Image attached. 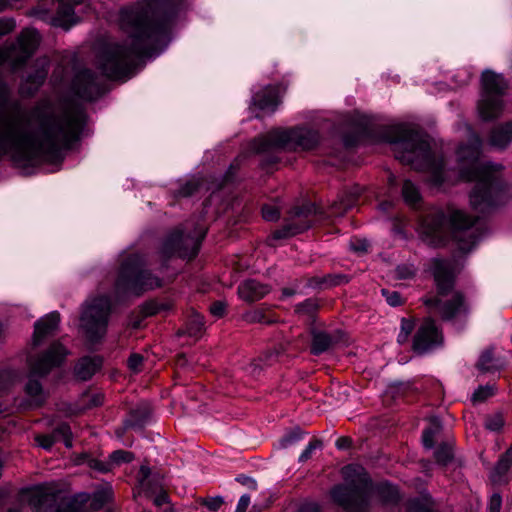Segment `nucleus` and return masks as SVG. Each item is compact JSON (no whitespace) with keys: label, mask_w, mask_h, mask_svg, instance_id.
Here are the masks:
<instances>
[{"label":"nucleus","mask_w":512,"mask_h":512,"mask_svg":"<svg viewBox=\"0 0 512 512\" xmlns=\"http://www.w3.org/2000/svg\"><path fill=\"white\" fill-rule=\"evenodd\" d=\"M104 396L101 393H84L82 395L83 408L90 409L103 404Z\"/></svg>","instance_id":"obj_46"},{"label":"nucleus","mask_w":512,"mask_h":512,"mask_svg":"<svg viewBox=\"0 0 512 512\" xmlns=\"http://www.w3.org/2000/svg\"><path fill=\"white\" fill-rule=\"evenodd\" d=\"M416 269L413 265L402 264L398 265L395 269V277L397 279H410L415 275Z\"/></svg>","instance_id":"obj_51"},{"label":"nucleus","mask_w":512,"mask_h":512,"mask_svg":"<svg viewBox=\"0 0 512 512\" xmlns=\"http://www.w3.org/2000/svg\"><path fill=\"white\" fill-rule=\"evenodd\" d=\"M172 308L173 303L171 301H158L156 299H151L139 306V312L146 318L154 316L160 311H167Z\"/></svg>","instance_id":"obj_34"},{"label":"nucleus","mask_w":512,"mask_h":512,"mask_svg":"<svg viewBox=\"0 0 512 512\" xmlns=\"http://www.w3.org/2000/svg\"><path fill=\"white\" fill-rule=\"evenodd\" d=\"M415 323L413 320L402 318L401 319V331L398 335V342H404L407 337L412 333L414 330Z\"/></svg>","instance_id":"obj_53"},{"label":"nucleus","mask_w":512,"mask_h":512,"mask_svg":"<svg viewBox=\"0 0 512 512\" xmlns=\"http://www.w3.org/2000/svg\"><path fill=\"white\" fill-rule=\"evenodd\" d=\"M479 217H472L463 210H452L447 217L444 211L426 214L420 223V237L431 247H444L455 242L459 250L469 252L479 242L483 232L476 226Z\"/></svg>","instance_id":"obj_4"},{"label":"nucleus","mask_w":512,"mask_h":512,"mask_svg":"<svg viewBox=\"0 0 512 512\" xmlns=\"http://www.w3.org/2000/svg\"><path fill=\"white\" fill-rule=\"evenodd\" d=\"M110 463L113 464H121L131 462L133 459V454L124 450H116L110 455Z\"/></svg>","instance_id":"obj_50"},{"label":"nucleus","mask_w":512,"mask_h":512,"mask_svg":"<svg viewBox=\"0 0 512 512\" xmlns=\"http://www.w3.org/2000/svg\"><path fill=\"white\" fill-rule=\"evenodd\" d=\"M74 93L81 99L91 101L101 95V85L95 74L88 70L79 71L72 84Z\"/></svg>","instance_id":"obj_18"},{"label":"nucleus","mask_w":512,"mask_h":512,"mask_svg":"<svg viewBox=\"0 0 512 512\" xmlns=\"http://www.w3.org/2000/svg\"><path fill=\"white\" fill-rule=\"evenodd\" d=\"M227 303L223 300L214 301L209 307V312L216 318H222L226 315Z\"/></svg>","instance_id":"obj_55"},{"label":"nucleus","mask_w":512,"mask_h":512,"mask_svg":"<svg viewBox=\"0 0 512 512\" xmlns=\"http://www.w3.org/2000/svg\"><path fill=\"white\" fill-rule=\"evenodd\" d=\"M415 389L411 382H390L386 384V400L391 398L394 402L398 399L407 400V398L414 394ZM388 402L386 401V407L388 406Z\"/></svg>","instance_id":"obj_29"},{"label":"nucleus","mask_w":512,"mask_h":512,"mask_svg":"<svg viewBox=\"0 0 512 512\" xmlns=\"http://www.w3.org/2000/svg\"><path fill=\"white\" fill-rule=\"evenodd\" d=\"M360 193L361 189L359 187H355L351 191H343L338 196V200L333 202L331 213L335 216L343 215L348 209L353 207Z\"/></svg>","instance_id":"obj_28"},{"label":"nucleus","mask_w":512,"mask_h":512,"mask_svg":"<svg viewBox=\"0 0 512 512\" xmlns=\"http://www.w3.org/2000/svg\"><path fill=\"white\" fill-rule=\"evenodd\" d=\"M320 307L321 301L318 298H309L295 306V313L300 317H306L311 322L310 326H313Z\"/></svg>","instance_id":"obj_33"},{"label":"nucleus","mask_w":512,"mask_h":512,"mask_svg":"<svg viewBox=\"0 0 512 512\" xmlns=\"http://www.w3.org/2000/svg\"><path fill=\"white\" fill-rule=\"evenodd\" d=\"M442 342V332L433 319H428L416 331L412 346L417 354H424Z\"/></svg>","instance_id":"obj_16"},{"label":"nucleus","mask_w":512,"mask_h":512,"mask_svg":"<svg viewBox=\"0 0 512 512\" xmlns=\"http://www.w3.org/2000/svg\"><path fill=\"white\" fill-rule=\"evenodd\" d=\"M262 216L266 221H276L280 217V210L275 204H265L262 207Z\"/></svg>","instance_id":"obj_52"},{"label":"nucleus","mask_w":512,"mask_h":512,"mask_svg":"<svg viewBox=\"0 0 512 512\" xmlns=\"http://www.w3.org/2000/svg\"><path fill=\"white\" fill-rule=\"evenodd\" d=\"M319 142L318 131L307 127H298L290 130L271 131L254 141L253 150L257 153L276 149L307 151L317 147Z\"/></svg>","instance_id":"obj_8"},{"label":"nucleus","mask_w":512,"mask_h":512,"mask_svg":"<svg viewBox=\"0 0 512 512\" xmlns=\"http://www.w3.org/2000/svg\"><path fill=\"white\" fill-rule=\"evenodd\" d=\"M52 434L55 435L57 442L63 441L68 448L72 446V432L68 424H60L53 430Z\"/></svg>","instance_id":"obj_43"},{"label":"nucleus","mask_w":512,"mask_h":512,"mask_svg":"<svg viewBox=\"0 0 512 512\" xmlns=\"http://www.w3.org/2000/svg\"><path fill=\"white\" fill-rule=\"evenodd\" d=\"M482 140L478 135L457 149V157L468 166L460 168L459 176L467 182H475L469 193L471 207L481 213H488L506 205L512 198L511 187L498 175L501 165L493 163L479 164Z\"/></svg>","instance_id":"obj_3"},{"label":"nucleus","mask_w":512,"mask_h":512,"mask_svg":"<svg viewBox=\"0 0 512 512\" xmlns=\"http://www.w3.org/2000/svg\"><path fill=\"white\" fill-rule=\"evenodd\" d=\"M60 7L56 17L53 19L54 26H60L68 29L71 25L76 23L74 19L73 6L79 4L81 0H58Z\"/></svg>","instance_id":"obj_25"},{"label":"nucleus","mask_w":512,"mask_h":512,"mask_svg":"<svg viewBox=\"0 0 512 512\" xmlns=\"http://www.w3.org/2000/svg\"><path fill=\"white\" fill-rule=\"evenodd\" d=\"M502 507V496L500 493H494L488 503L489 512H500Z\"/></svg>","instance_id":"obj_59"},{"label":"nucleus","mask_w":512,"mask_h":512,"mask_svg":"<svg viewBox=\"0 0 512 512\" xmlns=\"http://www.w3.org/2000/svg\"><path fill=\"white\" fill-rule=\"evenodd\" d=\"M316 212L313 204H306L302 207H295L290 211L289 222L280 229L275 230L269 241L285 239L299 234L312 225L310 216Z\"/></svg>","instance_id":"obj_15"},{"label":"nucleus","mask_w":512,"mask_h":512,"mask_svg":"<svg viewBox=\"0 0 512 512\" xmlns=\"http://www.w3.org/2000/svg\"><path fill=\"white\" fill-rule=\"evenodd\" d=\"M344 483L333 487L330 495L344 512H367L373 490L368 473L359 465L342 468Z\"/></svg>","instance_id":"obj_7"},{"label":"nucleus","mask_w":512,"mask_h":512,"mask_svg":"<svg viewBox=\"0 0 512 512\" xmlns=\"http://www.w3.org/2000/svg\"><path fill=\"white\" fill-rule=\"evenodd\" d=\"M40 36L25 29L17 43L0 47V65L8 62L20 67L36 50ZM85 124L79 107H54L43 103L30 113L19 112L10 102L8 88L0 81V156L10 154L18 166H35L62 157L80 137Z\"/></svg>","instance_id":"obj_1"},{"label":"nucleus","mask_w":512,"mask_h":512,"mask_svg":"<svg viewBox=\"0 0 512 512\" xmlns=\"http://www.w3.org/2000/svg\"><path fill=\"white\" fill-rule=\"evenodd\" d=\"M398 498L396 487L386 480V503L394 501Z\"/></svg>","instance_id":"obj_61"},{"label":"nucleus","mask_w":512,"mask_h":512,"mask_svg":"<svg viewBox=\"0 0 512 512\" xmlns=\"http://www.w3.org/2000/svg\"><path fill=\"white\" fill-rule=\"evenodd\" d=\"M117 293L115 302L107 297L94 299L87 305L80 318V329L89 345L100 343L106 333L113 306L124 303L126 290Z\"/></svg>","instance_id":"obj_9"},{"label":"nucleus","mask_w":512,"mask_h":512,"mask_svg":"<svg viewBox=\"0 0 512 512\" xmlns=\"http://www.w3.org/2000/svg\"><path fill=\"white\" fill-rule=\"evenodd\" d=\"M354 125L357 130V136L355 139H350L348 136H345L343 141L346 146H353L356 144L358 138L369 132L371 126H372V120L371 118L367 116H359L354 120Z\"/></svg>","instance_id":"obj_39"},{"label":"nucleus","mask_w":512,"mask_h":512,"mask_svg":"<svg viewBox=\"0 0 512 512\" xmlns=\"http://www.w3.org/2000/svg\"><path fill=\"white\" fill-rule=\"evenodd\" d=\"M206 331L205 318L194 308H190L184 324V327L176 332V336L187 335L189 337L200 339Z\"/></svg>","instance_id":"obj_22"},{"label":"nucleus","mask_w":512,"mask_h":512,"mask_svg":"<svg viewBox=\"0 0 512 512\" xmlns=\"http://www.w3.org/2000/svg\"><path fill=\"white\" fill-rule=\"evenodd\" d=\"M239 297L245 302L251 304L261 300L265 296L263 290H238Z\"/></svg>","instance_id":"obj_48"},{"label":"nucleus","mask_w":512,"mask_h":512,"mask_svg":"<svg viewBox=\"0 0 512 512\" xmlns=\"http://www.w3.org/2000/svg\"><path fill=\"white\" fill-rule=\"evenodd\" d=\"M436 296L427 298L425 305L438 313L445 321L454 319L461 312H466L465 298L460 290H437Z\"/></svg>","instance_id":"obj_14"},{"label":"nucleus","mask_w":512,"mask_h":512,"mask_svg":"<svg viewBox=\"0 0 512 512\" xmlns=\"http://www.w3.org/2000/svg\"><path fill=\"white\" fill-rule=\"evenodd\" d=\"M150 475V468L147 465H142L138 473L139 486L147 497H150L151 494L158 492V494L153 499V503L156 506H161L168 502V495L161 487L158 488V486L154 484L153 480L150 479Z\"/></svg>","instance_id":"obj_21"},{"label":"nucleus","mask_w":512,"mask_h":512,"mask_svg":"<svg viewBox=\"0 0 512 512\" xmlns=\"http://www.w3.org/2000/svg\"><path fill=\"white\" fill-rule=\"evenodd\" d=\"M395 157L416 171L428 172L427 182L431 186L440 187L444 183V158L432 150L429 141L419 132L408 130L403 133L396 143Z\"/></svg>","instance_id":"obj_5"},{"label":"nucleus","mask_w":512,"mask_h":512,"mask_svg":"<svg viewBox=\"0 0 512 512\" xmlns=\"http://www.w3.org/2000/svg\"><path fill=\"white\" fill-rule=\"evenodd\" d=\"M405 512H437L435 501L428 492H422L418 497L410 499Z\"/></svg>","instance_id":"obj_30"},{"label":"nucleus","mask_w":512,"mask_h":512,"mask_svg":"<svg viewBox=\"0 0 512 512\" xmlns=\"http://www.w3.org/2000/svg\"><path fill=\"white\" fill-rule=\"evenodd\" d=\"M309 330L312 337L311 353L314 355L326 352L337 343L346 342L345 333L341 330H336L331 334L314 326H310Z\"/></svg>","instance_id":"obj_19"},{"label":"nucleus","mask_w":512,"mask_h":512,"mask_svg":"<svg viewBox=\"0 0 512 512\" xmlns=\"http://www.w3.org/2000/svg\"><path fill=\"white\" fill-rule=\"evenodd\" d=\"M280 102L281 100L276 87H269L267 90L259 92L253 97V105L260 111L267 113H273Z\"/></svg>","instance_id":"obj_23"},{"label":"nucleus","mask_w":512,"mask_h":512,"mask_svg":"<svg viewBox=\"0 0 512 512\" xmlns=\"http://www.w3.org/2000/svg\"><path fill=\"white\" fill-rule=\"evenodd\" d=\"M145 317H143L142 314L140 315H134V313H132L130 316H129V321H128V327L132 328V329H139L141 327V324H142V321L144 320Z\"/></svg>","instance_id":"obj_63"},{"label":"nucleus","mask_w":512,"mask_h":512,"mask_svg":"<svg viewBox=\"0 0 512 512\" xmlns=\"http://www.w3.org/2000/svg\"><path fill=\"white\" fill-rule=\"evenodd\" d=\"M60 314L53 311L34 323V331L31 338V347L36 349L55 337L60 330Z\"/></svg>","instance_id":"obj_17"},{"label":"nucleus","mask_w":512,"mask_h":512,"mask_svg":"<svg viewBox=\"0 0 512 512\" xmlns=\"http://www.w3.org/2000/svg\"><path fill=\"white\" fill-rule=\"evenodd\" d=\"M102 366L99 356L82 357L75 366V375L81 380L90 379Z\"/></svg>","instance_id":"obj_26"},{"label":"nucleus","mask_w":512,"mask_h":512,"mask_svg":"<svg viewBox=\"0 0 512 512\" xmlns=\"http://www.w3.org/2000/svg\"><path fill=\"white\" fill-rule=\"evenodd\" d=\"M349 248L358 254H365L369 251L370 243L364 238H351L349 241Z\"/></svg>","instance_id":"obj_47"},{"label":"nucleus","mask_w":512,"mask_h":512,"mask_svg":"<svg viewBox=\"0 0 512 512\" xmlns=\"http://www.w3.org/2000/svg\"><path fill=\"white\" fill-rule=\"evenodd\" d=\"M199 503L205 506L208 510L216 512L224 504V499L221 496L201 498Z\"/></svg>","instance_id":"obj_49"},{"label":"nucleus","mask_w":512,"mask_h":512,"mask_svg":"<svg viewBox=\"0 0 512 512\" xmlns=\"http://www.w3.org/2000/svg\"><path fill=\"white\" fill-rule=\"evenodd\" d=\"M68 354V349L59 340H54L41 352L29 357L24 392L29 398L30 406L40 407L45 403L47 393L39 378L46 377L54 368L60 367Z\"/></svg>","instance_id":"obj_6"},{"label":"nucleus","mask_w":512,"mask_h":512,"mask_svg":"<svg viewBox=\"0 0 512 512\" xmlns=\"http://www.w3.org/2000/svg\"><path fill=\"white\" fill-rule=\"evenodd\" d=\"M111 497L112 491L110 489L99 490L94 493L90 506L94 510H98L110 501Z\"/></svg>","instance_id":"obj_44"},{"label":"nucleus","mask_w":512,"mask_h":512,"mask_svg":"<svg viewBox=\"0 0 512 512\" xmlns=\"http://www.w3.org/2000/svg\"><path fill=\"white\" fill-rule=\"evenodd\" d=\"M476 368L482 373H494L499 370V367L494 363V351L492 348H487L481 352L477 362Z\"/></svg>","instance_id":"obj_36"},{"label":"nucleus","mask_w":512,"mask_h":512,"mask_svg":"<svg viewBox=\"0 0 512 512\" xmlns=\"http://www.w3.org/2000/svg\"><path fill=\"white\" fill-rule=\"evenodd\" d=\"M151 415V407L147 403H141L132 409L124 420L125 429L142 430Z\"/></svg>","instance_id":"obj_24"},{"label":"nucleus","mask_w":512,"mask_h":512,"mask_svg":"<svg viewBox=\"0 0 512 512\" xmlns=\"http://www.w3.org/2000/svg\"><path fill=\"white\" fill-rule=\"evenodd\" d=\"M88 497L77 495L72 498L61 497L56 491H44L32 495L29 504L35 512H48L55 505V512H89L85 508Z\"/></svg>","instance_id":"obj_13"},{"label":"nucleus","mask_w":512,"mask_h":512,"mask_svg":"<svg viewBox=\"0 0 512 512\" xmlns=\"http://www.w3.org/2000/svg\"><path fill=\"white\" fill-rule=\"evenodd\" d=\"M495 392H496V388L493 385H490V384L480 385L474 391L471 400L473 403H483L490 397L494 396Z\"/></svg>","instance_id":"obj_42"},{"label":"nucleus","mask_w":512,"mask_h":512,"mask_svg":"<svg viewBox=\"0 0 512 512\" xmlns=\"http://www.w3.org/2000/svg\"><path fill=\"white\" fill-rule=\"evenodd\" d=\"M481 94L477 109L484 121L500 117L504 110V96L509 88V82L501 73L485 69L480 77Z\"/></svg>","instance_id":"obj_10"},{"label":"nucleus","mask_w":512,"mask_h":512,"mask_svg":"<svg viewBox=\"0 0 512 512\" xmlns=\"http://www.w3.org/2000/svg\"><path fill=\"white\" fill-rule=\"evenodd\" d=\"M431 271L437 288H452L455 280V267L451 261L434 259Z\"/></svg>","instance_id":"obj_20"},{"label":"nucleus","mask_w":512,"mask_h":512,"mask_svg":"<svg viewBox=\"0 0 512 512\" xmlns=\"http://www.w3.org/2000/svg\"><path fill=\"white\" fill-rule=\"evenodd\" d=\"M505 425V418L502 412L489 414L485 417L484 426L487 430L492 432L502 431Z\"/></svg>","instance_id":"obj_40"},{"label":"nucleus","mask_w":512,"mask_h":512,"mask_svg":"<svg viewBox=\"0 0 512 512\" xmlns=\"http://www.w3.org/2000/svg\"><path fill=\"white\" fill-rule=\"evenodd\" d=\"M297 512H321L320 506L315 502L303 503Z\"/></svg>","instance_id":"obj_64"},{"label":"nucleus","mask_w":512,"mask_h":512,"mask_svg":"<svg viewBox=\"0 0 512 512\" xmlns=\"http://www.w3.org/2000/svg\"><path fill=\"white\" fill-rule=\"evenodd\" d=\"M143 360L144 358L141 354L133 353L129 356L127 360V365L130 370L134 372H139L141 370Z\"/></svg>","instance_id":"obj_58"},{"label":"nucleus","mask_w":512,"mask_h":512,"mask_svg":"<svg viewBox=\"0 0 512 512\" xmlns=\"http://www.w3.org/2000/svg\"><path fill=\"white\" fill-rule=\"evenodd\" d=\"M144 1L145 7L125 8L120 14L121 26L129 34L130 47L109 44L98 57L99 68L110 79L127 77L137 59L165 39L170 21L184 0Z\"/></svg>","instance_id":"obj_2"},{"label":"nucleus","mask_w":512,"mask_h":512,"mask_svg":"<svg viewBox=\"0 0 512 512\" xmlns=\"http://www.w3.org/2000/svg\"><path fill=\"white\" fill-rule=\"evenodd\" d=\"M304 431L299 427L296 426L292 428L280 441V446L282 448H287L288 446L294 444L295 442L299 441L302 436L304 435Z\"/></svg>","instance_id":"obj_45"},{"label":"nucleus","mask_w":512,"mask_h":512,"mask_svg":"<svg viewBox=\"0 0 512 512\" xmlns=\"http://www.w3.org/2000/svg\"><path fill=\"white\" fill-rule=\"evenodd\" d=\"M442 423L437 416L429 418V424L422 431V444L425 449H433L436 445L435 437L441 431Z\"/></svg>","instance_id":"obj_32"},{"label":"nucleus","mask_w":512,"mask_h":512,"mask_svg":"<svg viewBox=\"0 0 512 512\" xmlns=\"http://www.w3.org/2000/svg\"><path fill=\"white\" fill-rule=\"evenodd\" d=\"M197 189L198 182L196 180H191L180 188L179 194L184 197L191 196L195 191H197Z\"/></svg>","instance_id":"obj_60"},{"label":"nucleus","mask_w":512,"mask_h":512,"mask_svg":"<svg viewBox=\"0 0 512 512\" xmlns=\"http://www.w3.org/2000/svg\"><path fill=\"white\" fill-rule=\"evenodd\" d=\"M47 75V61L43 60L41 67L37 69L35 75H30L27 82L33 85V88H27L26 92L32 94L44 81Z\"/></svg>","instance_id":"obj_41"},{"label":"nucleus","mask_w":512,"mask_h":512,"mask_svg":"<svg viewBox=\"0 0 512 512\" xmlns=\"http://www.w3.org/2000/svg\"><path fill=\"white\" fill-rule=\"evenodd\" d=\"M349 279L344 274H333L325 276H315L308 279L306 288H317L320 286H343L348 284Z\"/></svg>","instance_id":"obj_31"},{"label":"nucleus","mask_w":512,"mask_h":512,"mask_svg":"<svg viewBox=\"0 0 512 512\" xmlns=\"http://www.w3.org/2000/svg\"><path fill=\"white\" fill-rule=\"evenodd\" d=\"M323 446V442L320 439H313L308 446L305 448V450L302 452V454L299 457L300 462H306L309 460L312 456V453L315 449L321 448Z\"/></svg>","instance_id":"obj_54"},{"label":"nucleus","mask_w":512,"mask_h":512,"mask_svg":"<svg viewBox=\"0 0 512 512\" xmlns=\"http://www.w3.org/2000/svg\"><path fill=\"white\" fill-rule=\"evenodd\" d=\"M433 455L436 464L440 467H447L455 457L453 447L449 442H441Z\"/></svg>","instance_id":"obj_35"},{"label":"nucleus","mask_w":512,"mask_h":512,"mask_svg":"<svg viewBox=\"0 0 512 512\" xmlns=\"http://www.w3.org/2000/svg\"><path fill=\"white\" fill-rule=\"evenodd\" d=\"M512 467L511 460L499 456L493 470L490 473V479L494 484L503 482L504 477L507 475Z\"/></svg>","instance_id":"obj_38"},{"label":"nucleus","mask_w":512,"mask_h":512,"mask_svg":"<svg viewBox=\"0 0 512 512\" xmlns=\"http://www.w3.org/2000/svg\"><path fill=\"white\" fill-rule=\"evenodd\" d=\"M163 283L146 268L144 258L138 254L129 255L121 264L116 288H153Z\"/></svg>","instance_id":"obj_12"},{"label":"nucleus","mask_w":512,"mask_h":512,"mask_svg":"<svg viewBox=\"0 0 512 512\" xmlns=\"http://www.w3.org/2000/svg\"><path fill=\"white\" fill-rule=\"evenodd\" d=\"M88 466L91 469L97 470L101 473H107V472L111 471V469H112V464L110 463V461L102 462L98 459H89Z\"/></svg>","instance_id":"obj_57"},{"label":"nucleus","mask_w":512,"mask_h":512,"mask_svg":"<svg viewBox=\"0 0 512 512\" xmlns=\"http://www.w3.org/2000/svg\"><path fill=\"white\" fill-rule=\"evenodd\" d=\"M512 142V122H506L491 130L489 143L491 146L504 149Z\"/></svg>","instance_id":"obj_27"},{"label":"nucleus","mask_w":512,"mask_h":512,"mask_svg":"<svg viewBox=\"0 0 512 512\" xmlns=\"http://www.w3.org/2000/svg\"><path fill=\"white\" fill-rule=\"evenodd\" d=\"M14 22L9 19H0V35H6L14 29Z\"/></svg>","instance_id":"obj_62"},{"label":"nucleus","mask_w":512,"mask_h":512,"mask_svg":"<svg viewBox=\"0 0 512 512\" xmlns=\"http://www.w3.org/2000/svg\"><path fill=\"white\" fill-rule=\"evenodd\" d=\"M402 196L406 204L415 207L421 200V194L418 187L411 181L405 180L402 185Z\"/></svg>","instance_id":"obj_37"},{"label":"nucleus","mask_w":512,"mask_h":512,"mask_svg":"<svg viewBox=\"0 0 512 512\" xmlns=\"http://www.w3.org/2000/svg\"><path fill=\"white\" fill-rule=\"evenodd\" d=\"M205 234L206 228L203 225H196L192 228V225L187 223L183 228L175 230L167 237L162 246V253L168 257L178 256L183 259H192L197 255Z\"/></svg>","instance_id":"obj_11"},{"label":"nucleus","mask_w":512,"mask_h":512,"mask_svg":"<svg viewBox=\"0 0 512 512\" xmlns=\"http://www.w3.org/2000/svg\"><path fill=\"white\" fill-rule=\"evenodd\" d=\"M35 441L38 443V445L46 450L51 449V447L57 442L55 439V435L51 434H45V435H36Z\"/></svg>","instance_id":"obj_56"}]
</instances>
